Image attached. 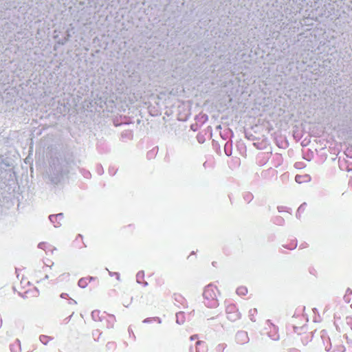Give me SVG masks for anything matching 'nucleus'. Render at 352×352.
Returning <instances> with one entry per match:
<instances>
[{"mask_svg": "<svg viewBox=\"0 0 352 352\" xmlns=\"http://www.w3.org/2000/svg\"><path fill=\"white\" fill-rule=\"evenodd\" d=\"M218 294H219V291L215 285L210 284L205 287L203 296L205 303L208 307L214 308L218 306Z\"/></svg>", "mask_w": 352, "mask_h": 352, "instance_id": "nucleus-1", "label": "nucleus"}, {"mask_svg": "<svg viewBox=\"0 0 352 352\" xmlns=\"http://www.w3.org/2000/svg\"><path fill=\"white\" fill-rule=\"evenodd\" d=\"M227 317L229 320L234 321L241 318V314L238 311L235 305L230 304L226 307Z\"/></svg>", "mask_w": 352, "mask_h": 352, "instance_id": "nucleus-2", "label": "nucleus"}, {"mask_svg": "<svg viewBox=\"0 0 352 352\" xmlns=\"http://www.w3.org/2000/svg\"><path fill=\"white\" fill-rule=\"evenodd\" d=\"M34 287L32 284L30 283V280L28 278L23 277L20 281L19 289H20V293L22 294H25L32 290Z\"/></svg>", "mask_w": 352, "mask_h": 352, "instance_id": "nucleus-3", "label": "nucleus"}, {"mask_svg": "<svg viewBox=\"0 0 352 352\" xmlns=\"http://www.w3.org/2000/svg\"><path fill=\"white\" fill-rule=\"evenodd\" d=\"M38 247L41 249L44 250L46 252V253H48L50 252L52 254L54 250H56V248H54L52 245H50V243H48L47 242L40 243L38 244Z\"/></svg>", "mask_w": 352, "mask_h": 352, "instance_id": "nucleus-4", "label": "nucleus"}, {"mask_svg": "<svg viewBox=\"0 0 352 352\" xmlns=\"http://www.w3.org/2000/svg\"><path fill=\"white\" fill-rule=\"evenodd\" d=\"M294 331L297 334H302L307 331V327L305 326L297 327L295 324L293 325Z\"/></svg>", "mask_w": 352, "mask_h": 352, "instance_id": "nucleus-5", "label": "nucleus"}, {"mask_svg": "<svg viewBox=\"0 0 352 352\" xmlns=\"http://www.w3.org/2000/svg\"><path fill=\"white\" fill-rule=\"evenodd\" d=\"M309 179L308 175H297L295 177V180L298 183H302L304 182H306Z\"/></svg>", "mask_w": 352, "mask_h": 352, "instance_id": "nucleus-6", "label": "nucleus"}, {"mask_svg": "<svg viewBox=\"0 0 352 352\" xmlns=\"http://www.w3.org/2000/svg\"><path fill=\"white\" fill-rule=\"evenodd\" d=\"M105 347H106L107 351H113L116 348V344L115 342H109L106 344Z\"/></svg>", "mask_w": 352, "mask_h": 352, "instance_id": "nucleus-7", "label": "nucleus"}, {"mask_svg": "<svg viewBox=\"0 0 352 352\" xmlns=\"http://www.w3.org/2000/svg\"><path fill=\"white\" fill-rule=\"evenodd\" d=\"M236 293L239 295L244 296L248 294V289L245 287H239L236 289Z\"/></svg>", "mask_w": 352, "mask_h": 352, "instance_id": "nucleus-8", "label": "nucleus"}, {"mask_svg": "<svg viewBox=\"0 0 352 352\" xmlns=\"http://www.w3.org/2000/svg\"><path fill=\"white\" fill-rule=\"evenodd\" d=\"M257 314V309L256 308L251 309L250 310V317L251 320L256 321L255 316Z\"/></svg>", "mask_w": 352, "mask_h": 352, "instance_id": "nucleus-9", "label": "nucleus"}, {"mask_svg": "<svg viewBox=\"0 0 352 352\" xmlns=\"http://www.w3.org/2000/svg\"><path fill=\"white\" fill-rule=\"evenodd\" d=\"M110 319V324L107 326V328H113L114 326V322L116 320L115 318L113 316H109Z\"/></svg>", "mask_w": 352, "mask_h": 352, "instance_id": "nucleus-10", "label": "nucleus"}, {"mask_svg": "<svg viewBox=\"0 0 352 352\" xmlns=\"http://www.w3.org/2000/svg\"><path fill=\"white\" fill-rule=\"evenodd\" d=\"M40 340H41L43 343H44L45 344H46L48 342V341H49V338H48L47 336H41L40 337Z\"/></svg>", "mask_w": 352, "mask_h": 352, "instance_id": "nucleus-11", "label": "nucleus"}, {"mask_svg": "<svg viewBox=\"0 0 352 352\" xmlns=\"http://www.w3.org/2000/svg\"><path fill=\"white\" fill-rule=\"evenodd\" d=\"M156 285L159 287H161L162 285H164L163 280L160 278L156 279Z\"/></svg>", "mask_w": 352, "mask_h": 352, "instance_id": "nucleus-12", "label": "nucleus"}, {"mask_svg": "<svg viewBox=\"0 0 352 352\" xmlns=\"http://www.w3.org/2000/svg\"><path fill=\"white\" fill-rule=\"evenodd\" d=\"M351 294H352V291H351V289H348L346 290V294H345L344 297H345V298H347V296H348L349 295H351Z\"/></svg>", "mask_w": 352, "mask_h": 352, "instance_id": "nucleus-13", "label": "nucleus"}, {"mask_svg": "<svg viewBox=\"0 0 352 352\" xmlns=\"http://www.w3.org/2000/svg\"><path fill=\"white\" fill-rule=\"evenodd\" d=\"M78 283L79 285L82 286V285H84V280L82 279H80Z\"/></svg>", "mask_w": 352, "mask_h": 352, "instance_id": "nucleus-14", "label": "nucleus"}, {"mask_svg": "<svg viewBox=\"0 0 352 352\" xmlns=\"http://www.w3.org/2000/svg\"><path fill=\"white\" fill-rule=\"evenodd\" d=\"M78 283L79 285L82 286V285H84V280L82 279H80Z\"/></svg>", "mask_w": 352, "mask_h": 352, "instance_id": "nucleus-15", "label": "nucleus"}, {"mask_svg": "<svg viewBox=\"0 0 352 352\" xmlns=\"http://www.w3.org/2000/svg\"><path fill=\"white\" fill-rule=\"evenodd\" d=\"M197 335H195V336H191V337H190V339H191L192 340H195V339H197Z\"/></svg>", "mask_w": 352, "mask_h": 352, "instance_id": "nucleus-16", "label": "nucleus"}, {"mask_svg": "<svg viewBox=\"0 0 352 352\" xmlns=\"http://www.w3.org/2000/svg\"><path fill=\"white\" fill-rule=\"evenodd\" d=\"M67 296V294H62L60 295V296H61L62 298H65Z\"/></svg>", "mask_w": 352, "mask_h": 352, "instance_id": "nucleus-17", "label": "nucleus"}, {"mask_svg": "<svg viewBox=\"0 0 352 352\" xmlns=\"http://www.w3.org/2000/svg\"><path fill=\"white\" fill-rule=\"evenodd\" d=\"M1 326H2V320H1V318H0V328L1 327Z\"/></svg>", "mask_w": 352, "mask_h": 352, "instance_id": "nucleus-18", "label": "nucleus"}, {"mask_svg": "<svg viewBox=\"0 0 352 352\" xmlns=\"http://www.w3.org/2000/svg\"><path fill=\"white\" fill-rule=\"evenodd\" d=\"M78 237L82 239V236L80 234H78Z\"/></svg>", "mask_w": 352, "mask_h": 352, "instance_id": "nucleus-19", "label": "nucleus"}, {"mask_svg": "<svg viewBox=\"0 0 352 352\" xmlns=\"http://www.w3.org/2000/svg\"><path fill=\"white\" fill-rule=\"evenodd\" d=\"M48 278L47 275H45V278Z\"/></svg>", "mask_w": 352, "mask_h": 352, "instance_id": "nucleus-20", "label": "nucleus"}]
</instances>
